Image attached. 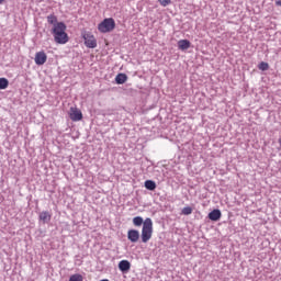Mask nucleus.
I'll list each match as a JSON object with an SVG mask.
<instances>
[{"mask_svg":"<svg viewBox=\"0 0 281 281\" xmlns=\"http://www.w3.org/2000/svg\"><path fill=\"white\" fill-rule=\"evenodd\" d=\"M134 227H142L140 238L142 243H148L153 238V220L150 217L135 216L132 220Z\"/></svg>","mask_w":281,"mask_h":281,"instance_id":"obj_1","label":"nucleus"},{"mask_svg":"<svg viewBox=\"0 0 281 281\" xmlns=\"http://www.w3.org/2000/svg\"><path fill=\"white\" fill-rule=\"evenodd\" d=\"M50 34L58 45H67V43H69V35L67 34V25L65 22H59V24L53 26Z\"/></svg>","mask_w":281,"mask_h":281,"instance_id":"obj_2","label":"nucleus"},{"mask_svg":"<svg viewBox=\"0 0 281 281\" xmlns=\"http://www.w3.org/2000/svg\"><path fill=\"white\" fill-rule=\"evenodd\" d=\"M99 32L101 34H109V32H113L115 30V20L113 18H106L98 25Z\"/></svg>","mask_w":281,"mask_h":281,"instance_id":"obj_3","label":"nucleus"},{"mask_svg":"<svg viewBox=\"0 0 281 281\" xmlns=\"http://www.w3.org/2000/svg\"><path fill=\"white\" fill-rule=\"evenodd\" d=\"M85 45L89 49H95L98 47V41L95 40V36L91 33L83 34Z\"/></svg>","mask_w":281,"mask_h":281,"instance_id":"obj_4","label":"nucleus"},{"mask_svg":"<svg viewBox=\"0 0 281 281\" xmlns=\"http://www.w3.org/2000/svg\"><path fill=\"white\" fill-rule=\"evenodd\" d=\"M35 65H45V63H47V54L45 53V50H41V52H37L35 54Z\"/></svg>","mask_w":281,"mask_h":281,"instance_id":"obj_5","label":"nucleus"},{"mask_svg":"<svg viewBox=\"0 0 281 281\" xmlns=\"http://www.w3.org/2000/svg\"><path fill=\"white\" fill-rule=\"evenodd\" d=\"M70 111V120L72 122H80L82 120V112L80 110L71 108Z\"/></svg>","mask_w":281,"mask_h":281,"instance_id":"obj_6","label":"nucleus"},{"mask_svg":"<svg viewBox=\"0 0 281 281\" xmlns=\"http://www.w3.org/2000/svg\"><path fill=\"white\" fill-rule=\"evenodd\" d=\"M127 240H130V243H137L139 240V231L130 229L127 232Z\"/></svg>","mask_w":281,"mask_h":281,"instance_id":"obj_7","label":"nucleus"},{"mask_svg":"<svg viewBox=\"0 0 281 281\" xmlns=\"http://www.w3.org/2000/svg\"><path fill=\"white\" fill-rule=\"evenodd\" d=\"M119 269L122 273H128L131 271V261L128 260H121L119 262Z\"/></svg>","mask_w":281,"mask_h":281,"instance_id":"obj_8","label":"nucleus"},{"mask_svg":"<svg viewBox=\"0 0 281 281\" xmlns=\"http://www.w3.org/2000/svg\"><path fill=\"white\" fill-rule=\"evenodd\" d=\"M221 216H223V214L221 213V210L218 209H214L213 211H211L207 215L210 221H221Z\"/></svg>","mask_w":281,"mask_h":281,"instance_id":"obj_9","label":"nucleus"},{"mask_svg":"<svg viewBox=\"0 0 281 281\" xmlns=\"http://www.w3.org/2000/svg\"><path fill=\"white\" fill-rule=\"evenodd\" d=\"M41 223H43L44 225L49 223V221H52V213L49 211H43L40 213L38 216Z\"/></svg>","mask_w":281,"mask_h":281,"instance_id":"obj_10","label":"nucleus"},{"mask_svg":"<svg viewBox=\"0 0 281 281\" xmlns=\"http://www.w3.org/2000/svg\"><path fill=\"white\" fill-rule=\"evenodd\" d=\"M46 19H47V23L49 25H53V27H56V25L60 24V22H58V16H56V14L54 13L47 15Z\"/></svg>","mask_w":281,"mask_h":281,"instance_id":"obj_11","label":"nucleus"},{"mask_svg":"<svg viewBox=\"0 0 281 281\" xmlns=\"http://www.w3.org/2000/svg\"><path fill=\"white\" fill-rule=\"evenodd\" d=\"M190 41L189 40H180L178 41V48L182 52H186V49H190Z\"/></svg>","mask_w":281,"mask_h":281,"instance_id":"obj_12","label":"nucleus"},{"mask_svg":"<svg viewBox=\"0 0 281 281\" xmlns=\"http://www.w3.org/2000/svg\"><path fill=\"white\" fill-rule=\"evenodd\" d=\"M145 188L150 192H155V190H157V183L154 180H146Z\"/></svg>","mask_w":281,"mask_h":281,"instance_id":"obj_13","label":"nucleus"},{"mask_svg":"<svg viewBox=\"0 0 281 281\" xmlns=\"http://www.w3.org/2000/svg\"><path fill=\"white\" fill-rule=\"evenodd\" d=\"M126 80H128V76H126V74H119L115 77V82L116 85H124V82H126Z\"/></svg>","mask_w":281,"mask_h":281,"instance_id":"obj_14","label":"nucleus"},{"mask_svg":"<svg viewBox=\"0 0 281 281\" xmlns=\"http://www.w3.org/2000/svg\"><path fill=\"white\" fill-rule=\"evenodd\" d=\"M8 85H10V81L7 78H0V90L8 89Z\"/></svg>","mask_w":281,"mask_h":281,"instance_id":"obj_15","label":"nucleus"},{"mask_svg":"<svg viewBox=\"0 0 281 281\" xmlns=\"http://www.w3.org/2000/svg\"><path fill=\"white\" fill-rule=\"evenodd\" d=\"M258 69H260V71H267V70H269V64L266 63V61H261V63L258 65Z\"/></svg>","mask_w":281,"mask_h":281,"instance_id":"obj_16","label":"nucleus"},{"mask_svg":"<svg viewBox=\"0 0 281 281\" xmlns=\"http://www.w3.org/2000/svg\"><path fill=\"white\" fill-rule=\"evenodd\" d=\"M181 214H183V216H190V214H192V207L191 206H184L181 211Z\"/></svg>","mask_w":281,"mask_h":281,"instance_id":"obj_17","label":"nucleus"},{"mask_svg":"<svg viewBox=\"0 0 281 281\" xmlns=\"http://www.w3.org/2000/svg\"><path fill=\"white\" fill-rule=\"evenodd\" d=\"M158 3H160L162 8H167V5H170L172 3V0H158Z\"/></svg>","mask_w":281,"mask_h":281,"instance_id":"obj_18","label":"nucleus"},{"mask_svg":"<svg viewBox=\"0 0 281 281\" xmlns=\"http://www.w3.org/2000/svg\"><path fill=\"white\" fill-rule=\"evenodd\" d=\"M276 5H279V7H281V0H276Z\"/></svg>","mask_w":281,"mask_h":281,"instance_id":"obj_19","label":"nucleus"},{"mask_svg":"<svg viewBox=\"0 0 281 281\" xmlns=\"http://www.w3.org/2000/svg\"><path fill=\"white\" fill-rule=\"evenodd\" d=\"M5 0H0V4L3 3Z\"/></svg>","mask_w":281,"mask_h":281,"instance_id":"obj_20","label":"nucleus"},{"mask_svg":"<svg viewBox=\"0 0 281 281\" xmlns=\"http://www.w3.org/2000/svg\"><path fill=\"white\" fill-rule=\"evenodd\" d=\"M279 144H280V146H281V137L279 138Z\"/></svg>","mask_w":281,"mask_h":281,"instance_id":"obj_21","label":"nucleus"}]
</instances>
